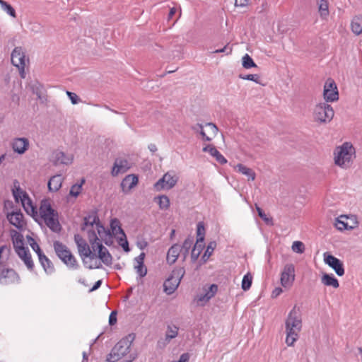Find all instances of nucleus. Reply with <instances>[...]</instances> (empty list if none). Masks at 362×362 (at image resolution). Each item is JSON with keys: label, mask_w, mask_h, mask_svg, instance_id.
I'll return each instance as SVG.
<instances>
[{"label": "nucleus", "mask_w": 362, "mask_h": 362, "mask_svg": "<svg viewBox=\"0 0 362 362\" xmlns=\"http://www.w3.org/2000/svg\"><path fill=\"white\" fill-rule=\"evenodd\" d=\"M6 218L11 225L20 230H22L26 226L24 216L20 209L8 213Z\"/></svg>", "instance_id": "nucleus-10"}, {"label": "nucleus", "mask_w": 362, "mask_h": 362, "mask_svg": "<svg viewBox=\"0 0 362 362\" xmlns=\"http://www.w3.org/2000/svg\"><path fill=\"white\" fill-rule=\"evenodd\" d=\"M25 54L23 52L21 47H16L11 53V63L13 66L18 67L25 65Z\"/></svg>", "instance_id": "nucleus-16"}, {"label": "nucleus", "mask_w": 362, "mask_h": 362, "mask_svg": "<svg viewBox=\"0 0 362 362\" xmlns=\"http://www.w3.org/2000/svg\"><path fill=\"white\" fill-rule=\"evenodd\" d=\"M323 96L325 102H335L339 100V92L334 81L328 78L324 86Z\"/></svg>", "instance_id": "nucleus-8"}, {"label": "nucleus", "mask_w": 362, "mask_h": 362, "mask_svg": "<svg viewBox=\"0 0 362 362\" xmlns=\"http://www.w3.org/2000/svg\"><path fill=\"white\" fill-rule=\"evenodd\" d=\"M39 262L43 267L45 272L50 274L54 272V267L51 260L45 255L42 254L38 257Z\"/></svg>", "instance_id": "nucleus-25"}, {"label": "nucleus", "mask_w": 362, "mask_h": 362, "mask_svg": "<svg viewBox=\"0 0 362 362\" xmlns=\"http://www.w3.org/2000/svg\"><path fill=\"white\" fill-rule=\"evenodd\" d=\"M217 291H218V286L216 284H211L209 287V288L206 291V293L208 294L209 296H211V298L216 293Z\"/></svg>", "instance_id": "nucleus-58"}, {"label": "nucleus", "mask_w": 362, "mask_h": 362, "mask_svg": "<svg viewBox=\"0 0 362 362\" xmlns=\"http://www.w3.org/2000/svg\"><path fill=\"white\" fill-rule=\"evenodd\" d=\"M212 156L214 157L216 160L221 165H224L227 163V159L218 150L214 153Z\"/></svg>", "instance_id": "nucleus-55"}, {"label": "nucleus", "mask_w": 362, "mask_h": 362, "mask_svg": "<svg viewBox=\"0 0 362 362\" xmlns=\"http://www.w3.org/2000/svg\"><path fill=\"white\" fill-rule=\"evenodd\" d=\"M295 280V267L293 264H286L281 272V283L284 287L292 284Z\"/></svg>", "instance_id": "nucleus-12"}, {"label": "nucleus", "mask_w": 362, "mask_h": 362, "mask_svg": "<svg viewBox=\"0 0 362 362\" xmlns=\"http://www.w3.org/2000/svg\"><path fill=\"white\" fill-rule=\"evenodd\" d=\"M229 44H227L221 49H218L212 52V53H226L227 55L231 54L232 47L228 46Z\"/></svg>", "instance_id": "nucleus-57"}, {"label": "nucleus", "mask_w": 362, "mask_h": 362, "mask_svg": "<svg viewBox=\"0 0 362 362\" xmlns=\"http://www.w3.org/2000/svg\"><path fill=\"white\" fill-rule=\"evenodd\" d=\"M197 243H204L205 237V227L202 221H200L197 225Z\"/></svg>", "instance_id": "nucleus-40"}, {"label": "nucleus", "mask_w": 362, "mask_h": 362, "mask_svg": "<svg viewBox=\"0 0 362 362\" xmlns=\"http://www.w3.org/2000/svg\"><path fill=\"white\" fill-rule=\"evenodd\" d=\"M286 343L288 346H293L294 342L298 339V333L293 331H286Z\"/></svg>", "instance_id": "nucleus-48"}, {"label": "nucleus", "mask_w": 362, "mask_h": 362, "mask_svg": "<svg viewBox=\"0 0 362 362\" xmlns=\"http://www.w3.org/2000/svg\"><path fill=\"white\" fill-rule=\"evenodd\" d=\"M98 250V257L107 266H110L112 264V257L107 250V249L104 247L102 243H97V247Z\"/></svg>", "instance_id": "nucleus-18"}, {"label": "nucleus", "mask_w": 362, "mask_h": 362, "mask_svg": "<svg viewBox=\"0 0 362 362\" xmlns=\"http://www.w3.org/2000/svg\"><path fill=\"white\" fill-rule=\"evenodd\" d=\"M211 299V296H209L206 293H205L204 295H200L198 297L197 300L199 302H207Z\"/></svg>", "instance_id": "nucleus-64"}, {"label": "nucleus", "mask_w": 362, "mask_h": 362, "mask_svg": "<svg viewBox=\"0 0 362 362\" xmlns=\"http://www.w3.org/2000/svg\"><path fill=\"white\" fill-rule=\"evenodd\" d=\"M33 94H35L37 98L41 99L42 94L44 92V86L38 81H35L30 86Z\"/></svg>", "instance_id": "nucleus-43"}, {"label": "nucleus", "mask_w": 362, "mask_h": 362, "mask_svg": "<svg viewBox=\"0 0 362 362\" xmlns=\"http://www.w3.org/2000/svg\"><path fill=\"white\" fill-rule=\"evenodd\" d=\"M242 65L245 69H250L257 67V64L254 62L252 58L248 54H245L242 58Z\"/></svg>", "instance_id": "nucleus-45"}, {"label": "nucleus", "mask_w": 362, "mask_h": 362, "mask_svg": "<svg viewBox=\"0 0 362 362\" xmlns=\"http://www.w3.org/2000/svg\"><path fill=\"white\" fill-rule=\"evenodd\" d=\"M88 240L95 250V247H97V243H100L99 239L97 236V234L94 230L90 229L87 230Z\"/></svg>", "instance_id": "nucleus-42"}, {"label": "nucleus", "mask_w": 362, "mask_h": 362, "mask_svg": "<svg viewBox=\"0 0 362 362\" xmlns=\"http://www.w3.org/2000/svg\"><path fill=\"white\" fill-rule=\"evenodd\" d=\"M286 331H293L299 333L302 329V320L299 311L295 305L288 313L285 322Z\"/></svg>", "instance_id": "nucleus-7"}, {"label": "nucleus", "mask_w": 362, "mask_h": 362, "mask_svg": "<svg viewBox=\"0 0 362 362\" xmlns=\"http://www.w3.org/2000/svg\"><path fill=\"white\" fill-rule=\"evenodd\" d=\"M355 153V149L349 142L344 143L338 146L334 151L335 164L344 168H349L352 163V156Z\"/></svg>", "instance_id": "nucleus-3"}, {"label": "nucleus", "mask_w": 362, "mask_h": 362, "mask_svg": "<svg viewBox=\"0 0 362 362\" xmlns=\"http://www.w3.org/2000/svg\"><path fill=\"white\" fill-rule=\"evenodd\" d=\"M30 247L37 253L38 257L44 254L37 243H30Z\"/></svg>", "instance_id": "nucleus-59"}, {"label": "nucleus", "mask_w": 362, "mask_h": 362, "mask_svg": "<svg viewBox=\"0 0 362 362\" xmlns=\"http://www.w3.org/2000/svg\"><path fill=\"white\" fill-rule=\"evenodd\" d=\"M54 252L57 257L61 259L62 257L66 256L69 249L62 243L55 240L53 243Z\"/></svg>", "instance_id": "nucleus-32"}, {"label": "nucleus", "mask_w": 362, "mask_h": 362, "mask_svg": "<svg viewBox=\"0 0 362 362\" xmlns=\"http://www.w3.org/2000/svg\"><path fill=\"white\" fill-rule=\"evenodd\" d=\"M74 240L78 247V253L83 259L84 266L89 269L100 268L102 267L100 262H95V264L93 265L88 264V261L85 260L86 257H88L90 260L96 257V255L92 252L85 240L78 234L74 235Z\"/></svg>", "instance_id": "nucleus-4"}, {"label": "nucleus", "mask_w": 362, "mask_h": 362, "mask_svg": "<svg viewBox=\"0 0 362 362\" xmlns=\"http://www.w3.org/2000/svg\"><path fill=\"white\" fill-rule=\"evenodd\" d=\"M123 236H124V243H120V245L122 246V247L123 248V250L125 252H128L130 250V248H129V243L127 241V239L125 233H124V235H123Z\"/></svg>", "instance_id": "nucleus-62"}, {"label": "nucleus", "mask_w": 362, "mask_h": 362, "mask_svg": "<svg viewBox=\"0 0 362 362\" xmlns=\"http://www.w3.org/2000/svg\"><path fill=\"white\" fill-rule=\"evenodd\" d=\"M21 201L25 211L28 214H30V209L33 215L37 214V209L33 205L32 201L26 192L23 193V197H21Z\"/></svg>", "instance_id": "nucleus-27"}, {"label": "nucleus", "mask_w": 362, "mask_h": 362, "mask_svg": "<svg viewBox=\"0 0 362 362\" xmlns=\"http://www.w3.org/2000/svg\"><path fill=\"white\" fill-rule=\"evenodd\" d=\"M14 152L23 154L29 148V141L27 138H16L11 144Z\"/></svg>", "instance_id": "nucleus-15"}, {"label": "nucleus", "mask_w": 362, "mask_h": 362, "mask_svg": "<svg viewBox=\"0 0 362 362\" xmlns=\"http://www.w3.org/2000/svg\"><path fill=\"white\" fill-rule=\"evenodd\" d=\"M145 253L141 252L138 257H135L134 261L136 264L134 265V269L140 277H144L147 274V269L144 265Z\"/></svg>", "instance_id": "nucleus-20"}, {"label": "nucleus", "mask_w": 362, "mask_h": 362, "mask_svg": "<svg viewBox=\"0 0 362 362\" xmlns=\"http://www.w3.org/2000/svg\"><path fill=\"white\" fill-rule=\"evenodd\" d=\"M16 252L18 255V256L23 261L27 268L30 271H33L34 269V263L32 259V257L30 253L28 247H25L23 249V250H19Z\"/></svg>", "instance_id": "nucleus-19"}, {"label": "nucleus", "mask_w": 362, "mask_h": 362, "mask_svg": "<svg viewBox=\"0 0 362 362\" xmlns=\"http://www.w3.org/2000/svg\"><path fill=\"white\" fill-rule=\"evenodd\" d=\"M194 243V238L192 236L187 237L182 246H180V251L183 256V261H185L189 255V250Z\"/></svg>", "instance_id": "nucleus-29"}, {"label": "nucleus", "mask_w": 362, "mask_h": 362, "mask_svg": "<svg viewBox=\"0 0 362 362\" xmlns=\"http://www.w3.org/2000/svg\"><path fill=\"white\" fill-rule=\"evenodd\" d=\"M324 261L325 264L334 270L338 276H341L344 274V264L339 259L325 252L324 254Z\"/></svg>", "instance_id": "nucleus-9"}, {"label": "nucleus", "mask_w": 362, "mask_h": 362, "mask_svg": "<svg viewBox=\"0 0 362 362\" xmlns=\"http://www.w3.org/2000/svg\"><path fill=\"white\" fill-rule=\"evenodd\" d=\"M13 232L14 234L12 235V242L15 251L23 250L26 247L24 246L23 235L16 230H13Z\"/></svg>", "instance_id": "nucleus-26"}, {"label": "nucleus", "mask_w": 362, "mask_h": 362, "mask_svg": "<svg viewBox=\"0 0 362 362\" xmlns=\"http://www.w3.org/2000/svg\"><path fill=\"white\" fill-rule=\"evenodd\" d=\"M158 199V204L159 208L162 210H167L170 206L169 198L165 195L159 196L156 197L155 199Z\"/></svg>", "instance_id": "nucleus-49"}, {"label": "nucleus", "mask_w": 362, "mask_h": 362, "mask_svg": "<svg viewBox=\"0 0 362 362\" xmlns=\"http://www.w3.org/2000/svg\"><path fill=\"white\" fill-rule=\"evenodd\" d=\"M97 232L101 238H104V237H107L109 239L112 238V234L110 230H106L104 226L100 223V221L98 223H97Z\"/></svg>", "instance_id": "nucleus-44"}, {"label": "nucleus", "mask_w": 362, "mask_h": 362, "mask_svg": "<svg viewBox=\"0 0 362 362\" xmlns=\"http://www.w3.org/2000/svg\"><path fill=\"white\" fill-rule=\"evenodd\" d=\"M216 150V147L211 144H208L202 148L203 152H208L211 156H212Z\"/></svg>", "instance_id": "nucleus-60"}, {"label": "nucleus", "mask_w": 362, "mask_h": 362, "mask_svg": "<svg viewBox=\"0 0 362 362\" xmlns=\"http://www.w3.org/2000/svg\"><path fill=\"white\" fill-rule=\"evenodd\" d=\"M216 247V243L215 241H211L208 244L206 250L201 258V264H204L207 262L210 256L212 255Z\"/></svg>", "instance_id": "nucleus-35"}, {"label": "nucleus", "mask_w": 362, "mask_h": 362, "mask_svg": "<svg viewBox=\"0 0 362 362\" xmlns=\"http://www.w3.org/2000/svg\"><path fill=\"white\" fill-rule=\"evenodd\" d=\"M110 228L114 235H117L118 233L124 235L125 233L122 228L120 222L117 218H115L111 220Z\"/></svg>", "instance_id": "nucleus-37"}, {"label": "nucleus", "mask_w": 362, "mask_h": 362, "mask_svg": "<svg viewBox=\"0 0 362 362\" xmlns=\"http://www.w3.org/2000/svg\"><path fill=\"white\" fill-rule=\"evenodd\" d=\"M130 168V165L127 159L116 158L111 171L112 176H117L120 173H125Z\"/></svg>", "instance_id": "nucleus-14"}, {"label": "nucleus", "mask_w": 362, "mask_h": 362, "mask_svg": "<svg viewBox=\"0 0 362 362\" xmlns=\"http://www.w3.org/2000/svg\"><path fill=\"white\" fill-rule=\"evenodd\" d=\"M40 214L47 226L54 233H59L62 226L58 220V213L47 201H43L40 207Z\"/></svg>", "instance_id": "nucleus-1"}, {"label": "nucleus", "mask_w": 362, "mask_h": 362, "mask_svg": "<svg viewBox=\"0 0 362 362\" xmlns=\"http://www.w3.org/2000/svg\"><path fill=\"white\" fill-rule=\"evenodd\" d=\"M190 356L189 353H184L180 356L177 361H173V362H189Z\"/></svg>", "instance_id": "nucleus-63"}, {"label": "nucleus", "mask_w": 362, "mask_h": 362, "mask_svg": "<svg viewBox=\"0 0 362 362\" xmlns=\"http://www.w3.org/2000/svg\"><path fill=\"white\" fill-rule=\"evenodd\" d=\"M134 333L129 334L119 340L112 348L111 352L107 356V362H117L130 351L131 345L135 339Z\"/></svg>", "instance_id": "nucleus-2"}, {"label": "nucleus", "mask_w": 362, "mask_h": 362, "mask_svg": "<svg viewBox=\"0 0 362 362\" xmlns=\"http://www.w3.org/2000/svg\"><path fill=\"white\" fill-rule=\"evenodd\" d=\"M61 260L69 269H78L79 268V264H78L76 257L72 255V253L70 250L67 252L66 256L62 257Z\"/></svg>", "instance_id": "nucleus-24"}, {"label": "nucleus", "mask_w": 362, "mask_h": 362, "mask_svg": "<svg viewBox=\"0 0 362 362\" xmlns=\"http://www.w3.org/2000/svg\"><path fill=\"white\" fill-rule=\"evenodd\" d=\"M192 130H193L195 132H199L200 135L202 137V139L206 141H211V138L208 136L204 131L203 130V125L202 124L197 123L195 125H193L191 127Z\"/></svg>", "instance_id": "nucleus-46"}, {"label": "nucleus", "mask_w": 362, "mask_h": 362, "mask_svg": "<svg viewBox=\"0 0 362 362\" xmlns=\"http://www.w3.org/2000/svg\"><path fill=\"white\" fill-rule=\"evenodd\" d=\"M204 247V243H202L196 242V243L194 244V245L192 250V252H191V260L193 263L197 260Z\"/></svg>", "instance_id": "nucleus-36"}, {"label": "nucleus", "mask_w": 362, "mask_h": 362, "mask_svg": "<svg viewBox=\"0 0 362 362\" xmlns=\"http://www.w3.org/2000/svg\"><path fill=\"white\" fill-rule=\"evenodd\" d=\"M100 221L99 217L98 216L96 211H92L88 216L83 218V223L81 226V230H86V228L88 226L93 227V225L97 226V223Z\"/></svg>", "instance_id": "nucleus-21"}, {"label": "nucleus", "mask_w": 362, "mask_h": 362, "mask_svg": "<svg viewBox=\"0 0 362 362\" xmlns=\"http://www.w3.org/2000/svg\"><path fill=\"white\" fill-rule=\"evenodd\" d=\"M138 177L134 174L127 175L121 182V187L122 192L124 193L129 192L138 183Z\"/></svg>", "instance_id": "nucleus-17"}, {"label": "nucleus", "mask_w": 362, "mask_h": 362, "mask_svg": "<svg viewBox=\"0 0 362 362\" xmlns=\"http://www.w3.org/2000/svg\"><path fill=\"white\" fill-rule=\"evenodd\" d=\"M85 180L83 179L81 180V182L80 184H75L74 185L69 191V194L71 196L76 197L81 191L82 189V185L84 183Z\"/></svg>", "instance_id": "nucleus-51"}, {"label": "nucleus", "mask_w": 362, "mask_h": 362, "mask_svg": "<svg viewBox=\"0 0 362 362\" xmlns=\"http://www.w3.org/2000/svg\"><path fill=\"white\" fill-rule=\"evenodd\" d=\"M177 182V177L175 175H171L169 173H167L155 183L154 187L157 190L164 188L170 189L176 185Z\"/></svg>", "instance_id": "nucleus-11"}, {"label": "nucleus", "mask_w": 362, "mask_h": 362, "mask_svg": "<svg viewBox=\"0 0 362 362\" xmlns=\"http://www.w3.org/2000/svg\"><path fill=\"white\" fill-rule=\"evenodd\" d=\"M322 283L327 286H332L334 288H337L339 286L337 279L332 274H324L321 278Z\"/></svg>", "instance_id": "nucleus-28"}, {"label": "nucleus", "mask_w": 362, "mask_h": 362, "mask_svg": "<svg viewBox=\"0 0 362 362\" xmlns=\"http://www.w3.org/2000/svg\"><path fill=\"white\" fill-rule=\"evenodd\" d=\"M117 322V312L112 311L109 317V324L114 325Z\"/></svg>", "instance_id": "nucleus-61"}, {"label": "nucleus", "mask_w": 362, "mask_h": 362, "mask_svg": "<svg viewBox=\"0 0 362 362\" xmlns=\"http://www.w3.org/2000/svg\"><path fill=\"white\" fill-rule=\"evenodd\" d=\"M334 115L333 108L327 102L316 105L313 112L315 121L320 124L329 123L333 119Z\"/></svg>", "instance_id": "nucleus-5"}, {"label": "nucleus", "mask_w": 362, "mask_h": 362, "mask_svg": "<svg viewBox=\"0 0 362 362\" xmlns=\"http://www.w3.org/2000/svg\"><path fill=\"white\" fill-rule=\"evenodd\" d=\"M239 78L244 80L252 81L258 84H262L260 81V76L258 74H240Z\"/></svg>", "instance_id": "nucleus-53"}, {"label": "nucleus", "mask_w": 362, "mask_h": 362, "mask_svg": "<svg viewBox=\"0 0 362 362\" xmlns=\"http://www.w3.org/2000/svg\"><path fill=\"white\" fill-rule=\"evenodd\" d=\"M53 154L54 155V157L52 160V163H53V165L55 166L58 165L59 164L69 165L72 163V158L68 157L62 151H56Z\"/></svg>", "instance_id": "nucleus-23"}, {"label": "nucleus", "mask_w": 362, "mask_h": 362, "mask_svg": "<svg viewBox=\"0 0 362 362\" xmlns=\"http://www.w3.org/2000/svg\"><path fill=\"white\" fill-rule=\"evenodd\" d=\"M180 254V245L178 244H174L172 245L167 253L166 261L169 264H174Z\"/></svg>", "instance_id": "nucleus-22"}, {"label": "nucleus", "mask_w": 362, "mask_h": 362, "mask_svg": "<svg viewBox=\"0 0 362 362\" xmlns=\"http://www.w3.org/2000/svg\"><path fill=\"white\" fill-rule=\"evenodd\" d=\"M319 13L322 18H326L329 15V4L327 0H320L318 4Z\"/></svg>", "instance_id": "nucleus-38"}, {"label": "nucleus", "mask_w": 362, "mask_h": 362, "mask_svg": "<svg viewBox=\"0 0 362 362\" xmlns=\"http://www.w3.org/2000/svg\"><path fill=\"white\" fill-rule=\"evenodd\" d=\"M179 328L176 325H168L165 333V340L170 341L178 334Z\"/></svg>", "instance_id": "nucleus-39"}, {"label": "nucleus", "mask_w": 362, "mask_h": 362, "mask_svg": "<svg viewBox=\"0 0 362 362\" xmlns=\"http://www.w3.org/2000/svg\"><path fill=\"white\" fill-rule=\"evenodd\" d=\"M185 274L184 267L175 268L170 276L163 284L164 291L168 295L172 294L177 288L181 279Z\"/></svg>", "instance_id": "nucleus-6"}, {"label": "nucleus", "mask_w": 362, "mask_h": 362, "mask_svg": "<svg viewBox=\"0 0 362 362\" xmlns=\"http://www.w3.org/2000/svg\"><path fill=\"white\" fill-rule=\"evenodd\" d=\"M66 95H68L69 98L71 100V103L74 105L78 103V102L80 101V98L75 93L70 92V91L67 90Z\"/></svg>", "instance_id": "nucleus-56"}, {"label": "nucleus", "mask_w": 362, "mask_h": 362, "mask_svg": "<svg viewBox=\"0 0 362 362\" xmlns=\"http://www.w3.org/2000/svg\"><path fill=\"white\" fill-rule=\"evenodd\" d=\"M235 168L238 169L239 173L247 176L248 180H254L255 179L256 174L252 169L247 168L241 163L238 164Z\"/></svg>", "instance_id": "nucleus-33"}, {"label": "nucleus", "mask_w": 362, "mask_h": 362, "mask_svg": "<svg viewBox=\"0 0 362 362\" xmlns=\"http://www.w3.org/2000/svg\"><path fill=\"white\" fill-rule=\"evenodd\" d=\"M252 282V276L250 273H247L244 275L242 280V289L243 291H247L250 288Z\"/></svg>", "instance_id": "nucleus-47"}, {"label": "nucleus", "mask_w": 362, "mask_h": 362, "mask_svg": "<svg viewBox=\"0 0 362 362\" xmlns=\"http://www.w3.org/2000/svg\"><path fill=\"white\" fill-rule=\"evenodd\" d=\"M16 183H18V182L15 181L14 182L15 189H13V195L15 201L18 202L19 199H21V197H23V193L25 192L22 190L19 185L16 187Z\"/></svg>", "instance_id": "nucleus-52"}, {"label": "nucleus", "mask_w": 362, "mask_h": 362, "mask_svg": "<svg viewBox=\"0 0 362 362\" xmlns=\"http://www.w3.org/2000/svg\"><path fill=\"white\" fill-rule=\"evenodd\" d=\"M1 8L6 11L10 16L13 18L16 17V13L13 6L9 4L8 2L4 1L1 5Z\"/></svg>", "instance_id": "nucleus-50"}, {"label": "nucleus", "mask_w": 362, "mask_h": 362, "mask_svg": "<svg viewBox=\"0 0 362 362\" xmlns=\"http://www.w3.org/2000/svg\"><path fill=\"white\" fill-rule=\"evenodd\" d=\"M352 32L358 35L362 33V15L356 16L351 22Z\"/></svg>", "instance_id": "nucleus-30"}, {"label": "nucleus", "mask_w": 362, "mask_h": 362, "mask_svg": "<svg viewBox=\"0 0 362 362\" xmlns=\"http://www.w3.org/2000/svg\"><path fill=\"white\" fill-rule=\"evenodd\" d=\"M256 210L258 213V216L265 222V223L268 226H273V218L272 217L267 216V215L264 213L262 209H261L257 204H255Z\"/></svg>", "instance_id": "nucleus-41"}, {"label": "nucleus", "mask_w": 362, "mask_h": 362, "mask_svg": "<svg viewBox=\"0 0 362 362\" xmlns=\"http://www.w3.org/2000/svg\"><path fill=\"white\" fill-rule=\"evenodd\" d=\"M20 277L13 269H4L0 273V284L8 285L19 282Z\"/></svg>", "instance_id": "nucleus-13"}, {"label": "nucleus", "mask_w": 362, "mask_h": 362, "mask_svg": "<svg viewBox=\"0 0 362 362\" xmlns=\"http://www.w3.org/2000/svg\"><path fill=\"white\" fill-rule=\"evenodd\" d=\"M62 183V179L61 175L52 176L48 182V189L50 192H57L61 188Z\"/></svg>", "instance_id": "nucleus-31"}, {"label": "nucleus", "mask_w": 362, "mask_h": 362, "mask_svg": "<svg viewBox=\"0 0 362 362\" xmlns=\"http://www.w3.org/2000/svg\"><path fill=\"white\" fill-rule=\"evenodd\" d=\"M348 216L346 215L341 216L339 218L336 219L335 226L339 230H351L355 228V226H349V224L345 222L344 219H347Z\"/></svg>", "instance_id": "nucleus-34"}, {"label": "nucleus", "mask_w": 362, "mask_h": 362, "mask_svg": "<svg viewBox=\"0 0 362 362\" xmlns=\"http://www.w3.org/2000/svg\"><path fill=\"white\" fill-rule=\"evenodd\" d=\"M291 248L293 252L299 254H302L305 251V245L301 241H294Z\"/></svg>", "instance_id": "nucleus-54"}]
</instances>
